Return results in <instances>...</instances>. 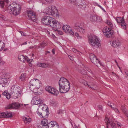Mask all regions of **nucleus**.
<instances>
[{
	"mask_svg": "<svg viewBox=\"0 0 128 128\" xmlns=\"http://www.w3.org/2000/svg\"><path fill=\"white\" fill-rule=\"evenodd\" d=\"M88 40L90 44L94 48H98L100 45V40L96 36H90L88 37Z\"/></svg>",
	"mask_w": 128,
	"mask_h": 128,
	"instance_id": "f257e3e1",
	"label": "nucleus"
},
{
	"mask_svg": "<svg viewBox=\"0 0 128 128\" xmlns=\"http://www.w3.org/2000/svg\"><path fill=\"white\" fill-rule=\"evenodd\" d=\"M11 93L12 98H18L21 95V88L17 86H12Z\"/></svg>",
	"mask_w": 128,
	"mask_h": 128,
	"instance_id": "f03ea898",
	"label": "nucleus"
},
{
	"mask_svg": "<svg viewBox=\"0 0 128 128\" xmlns=\"http://www.w3.org/2000/svg\"><path fill=\"white\" fill-rule=\"evenodd\" d=\"M52 29L56 31H57L58 29L60 28L61 27V25L60 22L57 21L55 20L53 18L50 26Z\"/></svg>",
	"mask_w": 128,
	"mask_h": 128,
	"instance_id": "7ed1b4c3",
	"label": "nucleus"
},
{
	"mask_svg": "<svg viewBox=\"0 0 128 128\" xmlns=\"http://www.w3.org/2000/svg\"><path fill=\"white\" fill-rule=\"evenodd\" d=\"M26 14L28 18L33 22H37V17L35 13L32 11L28 10L26 11Z\"/></svg>",
	"mask_w": 128,
	"mask_h": 128,
	"instance_id": "20e7f679",
	"label": "nucleus"
},
{
	"mask_svg": "<svg viewBox=\"0 0 128 128\" xmlns=\"http://www.w3.org/2000/svg\"><path fill=\"white\" fill-rule=\"evenodd\" d=\"M53 18L49 16H46L42 18V23L44 24L47 25L50 27Z\"/></svg>",
	"mask_w": 128,
	"mask_h": 128,
	"instance_id": "39448f33",
	"label": "nucleus"
},
{
	"mask_svg": "<svg viewBox=\"0 0 128 128\" xmlns=\"http://www.w3.org/2000/svg\"><path fill=\"white\" fill-rule=\"evenodd\" d=\"M112 28H109L108 27L104 28L102 30V32L106 37L110 38L111 37L113 34V31L112 30Z\"/></svg>",
	"mask_w": 128,
	"mask_h": 128,
	"instance_id": "423d86ee",
	"label": "nucleus"
},
{
	"mask_svg": "<svg viewBox=\"0 0 128 128\" xmlns=\"http://www.w3.org/2000/svg\"><path fill=\"white\" fill-rule=\"evenodd\" d=\"M37 112L40 118H47L49 114L48 108H47L45 110H43L41 112H39L38 109L37 111Z\"/></svg>",
	"mask_w": 128,
	"mask_h": 128,
	"instance_id": "0eeeda50",
	"label": "nucleus"
},
{
	"mask_svg": "<svg viewBox=\"0 0 128 128\" xmlns=\"http://www.w3.org/2000/svg\"><path fill=\"white\" fill-rule=\"evenodd\" d=\"M40 82L38 79L34 78L30 80L29 84L30 86H34L36 88H38L41 85Z\"/></svg>",
	"mask_w": 128,
	"mask_h": 128,
	"instance_id": "6e6552de",
	"label": "nucleus"
},
{
	"mask_svg": "<svg viewBox=\"0 0 128 128\" xmlns=\"http://www.w3.org/2000/svg\"><path fill=\"white\" fill-rule=\"evenodd\" d=\"M69 83V82L66 78H61L58 82L59 89L62 88Z\"/></svg>",
	"mask_w": 128,
	"mask_h": 128,
	"instance_id": "1a4fd4ad",
	"label": "nucleus"
},
{
	"mask_svg": "<svg viewBox=\"0 0 128 128\" xmlns=\"http://www.w3.org/2000/svg\"><path fill=\"white\" fill-rule=\"evenodd\" d=\"M45 90L49 93L55 96H57L58 94V90L51 86H46L45 88Z\"/></svg>",
	"mask_w": 128,
	"mask_h": 128,
	"instance_id": "9d476101",
	"label": "nucleus"
},
{
	"mask_svg": "<svg viewBox=\"0 0 128 128\" xmlns=\"http://www.w3.org/2000/svg\"><path fill=\"white\" fill-rule=\"evenodd\" d=\"M90 59L91 62L95 65L97 66V64H99L101 65L100 60L96 57L94 54H91L90 55Z\"/></svg>",
	"mask_w": 128,
	"mask_h": 128,
	"instance_id": "9b49d317",
	"label": "nucleus"
},
{
	"mask_svg": "<svg viewBox=\"0 0 128 128\" xmlns=\"http://www.w3.org/2000/svg\"><path fill=\"white\" fill-rule=\"evenodd\" d=\"M9 78L5 76H2L0 77V84L2 87L6 86L9 84L8 80Z\"/></svg>",
	"mask_w": 128,
	"mask_h": 128,
	"instance_id": "f8f14e48",
	"label": "nucleus"
},
{
	"mask_svg": "<svg viewBox=\"0 0 128 128\" xmlns=\"http://www.w3.org/2000/svg\"><path fill=\"white\" fill-rule=\"evenodd\" d=\"M75 4L76 6H80V7L83 9L86 7L85 2L84 0H76Z\"/></svg>",
	"mask_w": 128,
	"mask_h": 128,
	"instance_id": "ddd939ff",
	"label": "nucleus"
},
{
	"mask_svg": "<svg viewBox=\"0 0 128 128\" xmlns=\"http://www.w3.org/2000/svg\"><path fill=\"white\" fill-rule=\"evenodd\" d=\"M84 84L86 86H88L89 87L92 89L96 90L98 89L97 85L94 82H90L88 83L86 82V83Z\"/></svg>",
	"mask_w": 128,
	"mask_h": 128,
	"instance_id": "4468645a",
	"label": "nucleus"
},
{
	"mask_svg": "<svg viewBox=\"0 0 128 128\" xmlns=\"http://www.w3.org/2000/svg\"><path fill=\"white\" fill-rule=\"evenodd\" d=\"M116 20L118 23H120L122 28L126 29V23L124 22V18L118 17L116 18Z\"/></svg>",
	"mask_w": 128,
	"mask_h": 128,
	"instance_id": "2eb2a0df",
	"label": "nucleus"
},
{
	"mask_svg": "<svg viewBox=\"0 0 128 128\" xmlns=\"http://www.w3.org/2000/svg\"><path fill=\"white\" fill-rule=\"evenodd\" d=\"M70 87V84L69 83L60 88L59 90L61 93H66L69 91Z\"/></svg>",
	"mask_w": 128,
	"mask_h": 128,
	"instance_id": "dca6fc26",
	"label": "nucleus"
},
{
	"mask_svg": "<svg viewBox=\"0 0 128 128\" xmlns=\"http://www.w3.org/2000/svg\"><path fill=\"white\" fill-rule=\"evenodd\" d=\"M46 128H59V126L56 122L51 121L48 124Z\"/></svg>",
	"mask_w": 128,
	"mask_h": 128,
	"instance_id": "f3484780",
	"label": "nucleus"
},
{
	"mask_svg": "<svg viewBox=\"0 0 128 128\" xmlns=\"http://www.w3.org/2000/svg\"><path fill=\"white\" fill-rule=\"evenodd\" d=\"M20 8H18L16 9H11L10 11H8V12L10 14H13L15 16H16L20 14L21 10Z\"/></svg>",
	"mask_w": 128,
	"mask_h": 128,
	"instance_id": "a211bd4d",
	"label": "nucleus"
},
{
	"mask_svg": "<svg viewBox=\"0 0 128 128\" xmlns=\"http://www.w3.org/2000/svg\"><path fill=\"white\" fill-rule=\"evenodd\" d=\"M33 103L37 105L43 102L42 100L40 98L39 95L35 96L33 98Z\"/></svg>",
	"mask_w": 128,
	"mask_h": 128,
	"instance_id": "6ab92c4d",
	"label": "nucleus"
},
{
	"mask_svg": "<svg viewBox=\"0 0 128 128\" xmlns=\"http://www.w3.org/2000/svg\"><path fill=\"white\" fill-rule=\"evenodd\" d=\"M19 7H21L20 5H19V4H17L16 2H14L12 4L10 5L8 7L7 11H10L11 9H16V8Z\"/></svg>",
	"mask_w": 128,
	"mask_h": 128,
	"instance_id": "aec40b11",
	"label": "nucleus"
},
{
	"mask_svg": "<svg viewBox=\"0 0 128 128\" xmlns=\"http://www.w3.org/2000/svg\"><path fill=\"white\" fill-rule=\"evenodd\" d=\"M20 106V104L18 102H14L12 103L11 104L8 105L7 107V108L17 109Z\"/></svg>",
	"mask_w": 128,
	"mask_h": 128,
	"instance_id": "412c9836",
	"label": "nucleus"
},
{
	"mask_svg": "<svg viewBox=\"0 0 128 128\" xmlns=\"http://www.w3.org/2000/svg\"><path fill=\"white\" fill-rule=\"evenodd\" d=\"M90 20L92 22L97 21L100 22L101 21V20L99 16L96 15H91L90 16Z\"/></svg>",
	"mask_w": 128,
	"mask_h": 128,
	"instance_id": "4be33fe9",
	"label": "nucleus"
},
{
	"mask_svg": "<svg viewBox=\"0 0 128 128\" xmlns=\"http://www.w3.org/2000/svg\"><path fill=\"white\" fill-rule=\"evenodd\" d=\"M111 45L114 47L117 48L120 46V42L118 40H115L112 42L111 44Z\"/></svg>",
	"mask_w": 128,
	"mask_h": 128,
	"instance_id": "5701e85b",
	"label": "nucleus"
},
{
	"mask_svg": "<svg viewBox=\"0 0 128 128\" xmlns=\"http://www.w3.org/2000/svg\"><path fill=\"white\" fill-rule=\"evenodd\" d=\"M37 66L39 67H41L44 68H46L50 67L49 65L47 63L38 62L37 64Z\"/></svg>",
	"mask_w": 128,
	"mask_h": 128,
	"instance_id": "b1692460",
	"label": "nucleus"
},
{
	"mask_svg": "<svg viewBox=\"0 0 128 128\" xmlns=\"http://www.w3.org/2000/svg\"><path fill=\"white\" fill-rule=\"evenodd\" d=\"M51 9V12L52 15L53 16L56 13V15L57 14L58 12V10L56 7L54 6H50Z\"/></svg>",
	"mask_w": 128,
	"mask_h": 128,
	"instance_id": "393cba45",
	"label": "nucleus"
},
{
	"mask_svg": "<svg viewBox=\"0 0 128 128\" xmlns=\"http://www.w3.org/2000/svg\"><path fill=\"white\" fill-rule=\"evenodd\" d=\"M62 28L64 31L66 33L68 32L69 30L71 29L70 26L67 25H64Z\"/></svg>",
	"mask_w": 128,
	"mask_h": 128,
	"instance_id": "a878e982",
	"label": "nucleus"
},
{
	"mask_svg": "<svg viewBox=\"0 0 128 128\" xmlns=\"http://www.w3.org/2000/svg\"><path fill=\"white\" fill-rule=\"evenodd\" d=\"M82 26V25L81 23L79 22H77L74 24V29L76 30L79 28H80Z\"/></svg>",
	"mask_w": 128,
	"mask_h": 128,
	"instance_id": "bb28decb",
	"label": "nucleus"
},
{
	"mask_svg": "<svg viewBox=\"0 0 128 128\" xmlns=\"http://www.w3.org/2000/svg\"><path fill=\"white\" fill-rule=\"evenodd\" d=\"M50 6H48V7L46 8V10H45V13L47 14L48 15H51V9H50Z\"/></svg>",
	"mask_w": 128,
	"mask_h": 128,
	"instance_id": "cd10ccee",
	"label": "nucleus"
},
{
	"mask_svg": "<svg viewBox=\"0 0 128 128\" xmlns=\"http://www.w3.org/2000/svg\"><path fill=\"white\" fill-rule=\"evenodd\" d=\"M76 30L81 33L84 34L85 32V28L83 26H82L80 28H79Z\"/></svg>",
	"mask_w": 128,
	"mask_h": 128,
	"instance_id": "c85d7f7f",
	"label": "nucleus"
},
{
	"mask_svg": "<svg viewBox=\"0 0 128 128\" xmlns=\"http://www.w3.org/2000/svg\"><path fill=\"white\" fill-rule=\"evenodd\" d=\"M24 121L25 123H29L31 120V119L29 117H26L25 116H24L23 117Z\"/></svg>",
	"mask_w": 128,
	"mask_h": 128,
	"instance_id": "c756f323",
	"label": "nucleus"
},
{
	"mask_svg": "<svg viewBox=\"0 0 128 128\" xmlns=\"http://www.w3.org/2000/svg\"><path fill=\"white\" fill-rule=\"evenodd\" d=\"M26 56H24L23 55H20L18 56V60L24 62L25 60Z\"/></svg>",
	"mask_w": 128,
	"mask_h": 128,
	"instance_id": "7c9ffc66",
	"label": "nucleus"
},
{
	"mask_svg": "<svg viewBox=\"0 0 128 128\" xmlns=\"http://www.w3.org/2000/svg\"><path fill=\"white\" fill-rule=\"evenodd\" d=\"M48 120L46 119H44L41 122V124L44 126H47L49 123H48Z\"/></svg>",
	"mask_w": 128,
	"mask_h": 128,
	"instance_id": "2f4dec72",
	"label": "nucleus"
},
{
	"mask_svg": "<svg viewBox=\"0 0 128 128\" xmlns=\"http://www.w3.org/2000/svg\"><path fill=\"white\" fill-rule=\"evenodd\" d=\"M5 44L1 41H0V51L2 50L4 48Z\"/></svg>",
	"mask_w": 128,
	"mask_h": 128,
	"instance_id": "473e14b6",
	"label": "nucleus"
},
{
	"mask_svg": "<svg viewBox=\"0 0 128 128\" xmlns=\"http://www.w3.org/2000/svg\"><path fill=\"white\" fill-rule=\"evenodd\" d=\"M106 23L109 25V27H108L109 28H112L113 26V25L110 20H107L106 22Z\"/></svg>",
	"mask_w": 128,
	"mask_h": 128,
	"instance_id": "72a5a7b5",
	"label": "nucleus"
},
{
	"mask_svg": "<svg viewBox=\"0 0 128 128\" xmlns=\"http://www.w3.org/2000/svg\"><path fill=\"white\" fill-rule=\"evenodd\" d=\"M5 114H6V118H8L12 117V114L10 112H6Z\"/></svg>",
	"mask_w": 128,
	"mask_h": 128,
	"instance_id": "f704fd0d",
	"label": "nucleus"
},
{
	"mask_svg": "<svg viewBox=\"0 0 128 128\" xmlns=\"http://www.w3.org/2000/svg\"><path fill=\"white\" fill-rule=\"evenodd\" d=\"M47 44L44 42H42L40 44V48H44Z\"/></svg>",
	"mask_w": 128,
	"mask_h": 128,
	"instance_id": "c9c22d12",
	"label": "nucleus"
},
{
	"mask_svg": "<svg viewBox=\"0 0 128 128\" xmlns=\"http://www.w3.org/2000/svg\"><path fill=\"white\" fill-rule=\"evenodd\" d=\"M105 121L106 124H109L110 123V121L108 118L106 117L105 119Z\"/></svg>",
	"mask_w": 128,
	"mask_h": 128,
	"instance_id": "e433bc0d",
	"label": "nucleus"
},
{
	"mask_svg": "<svg viewBox=\"0 0 128 128\" xmlns=\"http://www.w3.org/2000/svg\"><path fill=\"white\" fill-rule=\"evenodd\" d=\"M0 18H1L2 20L6 21L7 20L6 18L4 16L0 14Z\"/></svg>",
	"mask_w": 128,
	"mask_h": 128,
	"instance_id": "4c0bfd02",
	"label": "nucleus"
},
{
	"mask_svg": "<svg viewBox=\"0 0 128 128\" xmlns=\"http://www.w3.org/2000/svg\"><path fill=\"white\" fill-rule=\"evenodd\" d=\"M4 2L0 0V6L2 8H3L4 6Z\"/></svg>",
	"mask_w": 128,
	"mask_h": 128,
	"instance_id": "58836bf2",
	"label": "nucleus"
},
{
	"mask_svg": "<svg viewBox=\"0 0 128 128\" xmlns=\"http://www.w3.org/2000/svg\"><path fill=\"white\" fill-rule=\"evenodd\" d=\"M51 104L53 106H57L58 103L57 102L55 101H52L51 102Z\"/></svg>",
	"mask_w": 128,
	"mask_h": 128,
	"instance_id": "ea45409f",
	"label": "nucleus"
},
{
	"mask_svg": "<svg viewBox=\"0 0 128 128\" xmlns=\"http://www.w3.org/2000/svg\"><path fill=\"white\" fill-rule=\"evenodd\" d=\"M5 112L1 113H0V118H6V116Z\"/></svg>",
	"mask_w": 128,
	"mask_h": 128,
	"instance_id": "a19ab883",
	"label": "nucleus"
},
{
	"mask_svg": "<svg viewBox=\"0 0 128 128\" xmlns=\"http://www.w3.org/2000/svg\"><path fill=\"white\" fill-rule=\"evenodd\" d=\"M121 109L123 112H125L126 110L124 105H122L121 106Z\"/></svg>",
	"mask_w": 128,
	"mask_h": 128,
	"instance_id": "79ce46f5",
	"label": "nucleus"
},
{
	"mask_svg": "<svg viewBox=\"0 0 128 128\" xmlns=\"http://www.w3.org/2000/svg\"><path fill=\"white\" fill-rule=\"evenodd\" d=\"M111 126L112 128H116V125L114 123L112 122L111 124Z\"/></svg>",
	"mask_w": 128,
	"mask_h": 128,
	"instance_id": "37998d69",
	"label": "nucleus"
},
{
	"mask_svg": "<svg viewBox=\"0 0 128 128\" xmlns=\"http://www.w3.org/2000/svg\"><path fill=\"white\" fill-rule=\"evenodd\" d=\"M67 33H69L70 34V35H74V32H72V30L71 28L70 30L69 31V32H67Z\"/></svg>",
	"mask_w": 128,
	"mask_h": 128,
	"instance_id": "c03bdc74",
	"label": "nucleus"
},
{
	"mask_svg": "<svg viewBox=\"0 0 128 128\" xmlns=\"http://www.w3.org/2000/svg\"><path fill=\"white\" fill-rule=\"evenodd\" d=\"M64 111L62 110H60L58 111L57 113L58 114H63L64 113Z\"/></svg>",
	"mask_w": 128,
	"mask_h": 128,
	"instance_id": "a18cd8bd",
	"label": "nucleus"
},
{
	"mask_svg": "<svg viewBox=\"0 0 128 128\" xmlns=\"http://www.w3.org/2000/svg\"><path fill=\"white\" fill-rule=\"evenodd\" d=\"M98 108L99 110H100L102 111H103L102 107L101 105H99L98 106Z\"/></svg>",
	"mask_w": 128,
	"mask_h": 128,
	"instance_id": "49530a36",
	"label": "nucleus"
},
{
	"mask_svg": "<svg viewBox=\"0 0 128 128\" xmlns=\"http://www.w3.org/2000/svg\"><path fill=\"white\" fill-rule=\"evenodd\" d=\"M10 96H12L11 94L10 95L9 94V93H8L5 96L7 99H9L10 98Z\"/></svg>",
	"mask_w": 128,
	"mask_h": 128,
	"instance_id": "de8ad7c7",
	"label": "nucleus"
},
{
	"mask_svg": "<svg viewBox=\"0 0 128 128\" xmlns=\"http://www.w3.org/2000/svg\"><path fill=\"white\" fill-rule=\"evenodd\" d=\"M75 35L78 38H82L81 36H79V34L78 33L76 32Z\"/></svg>",
	"mask_w": 128,
	"mask_h": 128,
	"instance_id": "09e8293b",
	"label": "nucleus"
},
{
	"mask_svg": "<svg viewBox=\"0 0 128 128\" xmlns=\"http://www.w3.org/2000/svg\"><path fill=\"white\" fill-rule=\"evenodd\" d=\"M34 46V49H38L39 48H40V46H38L37 45H34L33 46Z\"/></svg>",
	"mask_w": 128,
	"mask_h": 128,
	"instance_id": "8fccbe9b",
	"label": "nucleus"
},
{
	"mask_svg": "<svg viewBox=\"0 0 128 128\" xmlns=\"http://www.w3.org/2000/svg\"><path fill=\"white\" fill-rule=\"evenodd\" d=\"M113 110H114V111L116 112L117 113H119V112L118 110L116 108H112Z\"/></svg>",
	"mask_w": 128,
	"mask_h": 128,
	"instance_id": "3c124183",
	"label": "nucleus"
},
{
	"mask_svg": "<svg viewBox=\"0 0 128 128\" xmlns=\"http://www.w3.org/2000/svg\"><path fill=\"white\" fill-rule=\"evenodd\" d=\"M82 74H83L86 75V72L84 70H83L82 71Z\"/></svg>",
	"mask_w": 128,
	"mask_h": 128,
	"instance_id": "603ef678",
	"label": "nucleus"
},
{
	"mask_svg": "<svg viewBox=\"0 0 128 128\" xmlns=\"http://www.w3.org/2000/svg\"><path fill=\"white\" fill-rule=\"evenodd\" d=\"M44 0L47 2L50 3L52 2L54 0Z\"/></svg>",
	"mask_w": 128,
	"mask_h": 128,
	"instance_id": "864d4df0",
	"label": "nucleus"
},
{
	"mask_svg": "<svg viewBox=\"0 0 128 128\" xmlns=\"http://www.w3.org/2000/svg\"><path fill=\"white\" fill-rule=\"evenodd\" d=\"M21 75L22 76L23 78H24V79H25L26 76V73H22Z\"/></svg>",
	"mask_w": 128,
	"mask_h": 128,
	"instance_id": "5fc2aeb1",
	"label": "nucleus"
},
{
	"mask_svg": "<svg viewBox=\"0 0 128 128\" xmlns=\"http://www.w3.org/2000/svg\"><path fill=\"white\" fill-rule=\"evenodd\" d=\"M26 60L28 62H29L30 61V59H28L27 56H26L25 57V60Z\"/></svg>",
	"mask_w": 128,
	"mask_h": 128,
	"instance_id": "6e6d98bb",
	"label": "nucleus"
},
{
	"mask_svg": "<svg viewBox=\"0 0 128 128\" xmlns=\"http://www.w3.org/2000/svg\"><path fill=\"white\" fill-rule=\"evenodd\" d=\"M124 112L128 118V111L126 110L125 112Z\"/></svg>",
	"mask_w": 128,
	"mask_h": 128,
	"instance_id": "4d7b16f0",
	"label": "nucleus"
},
{
	"mask_svg": "<svg viewBox=\"0 0 128 128\" xmlns=\"http://www.w3.org/2000/svg\"><path fill=\"white\" fill-rule=\"evenodd\" d=\"M108 106L112 108H113L112 107V106L111 104V103H110V102H108Z\"/></svg>",
	"mask_w": 128,
	"mask_h": 128,
	"instance_id": "13d9d810",
	"label": "nucleus"
},
{
	"mask_svg": "<svg viewBox=\"0 0 128 128\" xmlns=\"http://www.w3.org/2000/svg\"><path fill=\"white\" fill-rule=\"evenodd\" d=\"M20 33L21 34L22 36H24L26 35L25 33L23 32H22V31H20Z\"/></svg>",
	"mask_w": 128,
	"mask_h": 128,
	"instance_id": "bf43d9fd",
	"label": "nucleus"
},
{
	"mask_svg": "<svg viewBox=\"0 0 128 128\" xmlns=\"http://www.w3.org/2000/svg\"><path fill=\"white\" fill-rule=\"evenodd\" d=\"M72 51L74 52H78V50L75 48H72Z\"/></svg>",
	"mask_w": 128,
	"mask_h": 128,
	"instance_id": "052dcab7",
	"label": "nucleus"
},
{
	"mask_svg": "<svg viewBox=\"0 0 128 128\" xmlns=\"http://www.w3.org/2000/svg\"><path fill=\"white\" fill-rule=\"evenodd\" d=\"M20 79L21 80H24V78L22 76V75L20 76Z\"/></svg>",
	"mask_w": 128,
	"mask_h": 128,
	"instance_id": "680f3d73",
	"label": "nucleus"
},
{
	"mask_svg": "<svg viewBox=\"0 0 128 128\" xmlns=\"http://www.w3.org/2000/svg\"><path fill=\"white\" fill-rule=\"evenodd\" d=\"M8 93L6 91H4L2 93V94L4 95V96H5Z\"/></svg>",
	"mask_w": 128,
	"mask_h": 128,
	"instance_id": "e2e57ef3",
	"label": "nucleus"
},
{
	"mask_svg": "<svg viewBox=\"0 0 128 128\" xmlns=\"http://www.w3.org/2000/svg\"><path fill=\"white\" fill-rule=\"evenodd\" d=\"M117 124L118 126H119L120 127L122 126V124L119 122H117Z\"/></svg>",
	"mask_w": 128,
	"mask_h": 128,
	"instance_id": "0e129e2a",
	"label": "nucleus"
},
{
	"mask_svg": "<svg viewBox=\"0 0 128 128\" xmlns=\"http://www.w3.org/2000/svg\"><path fill=\"white\" fill-rule=\"evenodd\" d=\"M55 49L54 48L52 50V52L53 54H54Z\"/></svg>",
	"mask_w": 128,
	"mask_h": 128,
	"instance_id": "69168bd1",
	"label": "nucleus"
},
{
	"mask_svg": "<svg viewBox=\"0 0 128 128\" xmlns=\"http://www.w3.org/2000/svg\"><path fill=\"white\" fill-rule=\"evenodd\" d=\"M69 58H70V59L72 60H73V57L72 56H68Z\"/></svg>",
	"mask_w": 128,
	"mask_h": 128,
	"instance_id": "338daca9",
	"label": "nucleus"
},
{
	"mask_svg": "<svg viewBox=\"0 0 128 128\" xmlns=\"http://www.w3.org/2000/svg\"><path fill=\"white\" fill-rule=\"evenodd\" d=\"M79 81L81 82H84L85 81L84 80L80 79L79 80Z\"/></svg>",
	"mask_w": 128,
	"mask_h": 128,
	"instance_id": "774afa93",
	"label": "nucleus"
}]
</instances>
